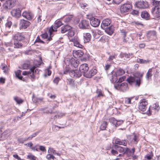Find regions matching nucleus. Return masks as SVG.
Listing matches in <instances>:
<instances>
[{"mask_svg": "<svg viewBox=\"0 0 160 160\" xmlns=\"http://www.w3.org/2000/svg\"><path fill=\"white\" fill-rule=\"evenodd\" d=\"M138 75L140 76L138 77H130L128 78L127 79V81L130 85H134L137 87H139L142 80L143 73H139Z\"/></svg>", "mask_w": 160, "mask_h": 160, "instance_id": "obj_1", "label": "nucleus"}, {"mask_svg": "<svg viewBox=\"0 0 160 160\" xmlns=\"http://www.w3.org/2000/svg\"><path fill=\"white\" fill-rule=\"evenodd\" d=\"M153 5L154 7L152 9V13L155 17H158L160 16V2L153 0Z\"/></svg>", "mask_w": 160, "mask_h": 160, "instance_id": "obj_2", "label": "nucleus"}, {"mask_svg": "<svg viewBox=\"0 0 160 160\" xmlns=\"http://www.w3.org/2000/svg\"><path fill=\"white\" fill-rule=\"evenodd\" d=\"M64 62L66 65H71V66L75 68L78 67L79 63L77 59L71 57L65 58Z\"/></svg>", "mask_w": 160, "mask_h": 160, "instance_id": "obj_3", "label": "nucleus"}, {"mask_svg": "<svg viewBox=\"0 0 160 160\" xmlns=\"http://www.w3.org/2000/svg\"><path fill=\"white\" fill-rule=\"evenodd\" d=\"M5 0H0L2 2ZM16 0H6L3 4V9L5 10L11 9L15 5Z\"/></svg>", "mask_w": 160, "mask_h": 160, "instance_id": "obj_4", "label": "nucleus"}, {"mask_svg": "<svg viewBox=\"0 0 160 160\" xmlns=\"http://www.w3.org/2000/svg\"><path fill=\"white\" fill-rule=\"evenodd\" d=\"M115 88L117 90H120L123 92H125L128 90V84L126 82L122 83H116L114 85Z\"/></svg>", "mask_w": 160, "mask_h": 160, "instance_id": "obj_5", "label": "nucleus"}, {"mask_svg": "<svg viewBox=\"0 0 160 160\" xmlns=\"http://www.w3.org/2000/svg\"><path fill=\"white\" fill-rule=\"evenodd\" d=\"M132 8V5L130 2H127L122 4L120 7V11L122 13L130 11Z\"/></svg>", "mask_w": 160, "mask_h": 160, "instance_id": "obj_6", "label": "nucleus"}, {"mask_svg": "<svg viewBox=\"0 0 160 160\" xmlns=\"http://www.w3.org/2000/svg\"><path fill=\"white\" fill-rule=\"evenodd\" d=\"M135 5L139 8L145 9L149 7L148 2L144 1H138L135 3Z\"/></svg>", "mask_w": 160, "mask_h": 160, "instance_id": "obj_7", "label": "nucleus"}, {"mask_svg": "<svg viewBox=\"0 0 160 160\" xmlns=\"http://www.w3.org/2000/svg\"><path fill=\"white\" fill-rule=\"evenodd\" d=\"M61 22L60 21H56L54 25L52 26L49 30V32L50 34L53 32H55L57 30V29L59 27L62 25Z\"/></svg>", "mask_w": 160, "mask_h": 160, "instance_id": "obj_8", "label": "nucleus"}, {"mask_svg": "<svg viewBox=\"0 0 160 160\" xmlns=\"http://www.w3.org/2000/svg\"><path fill=\"white\" fill-rule=\"evenodd\" d=\"M21 10L18 8L14 9L11 11V13L12 16L14 18H18L21 16Z\"/></svg>", "mask_w": 160, "mask_h": 160, "instance_id": "obj_9", "label": "nucleus"}, {"mask_svg": "<svg viewBox=\"0 0 160 160\" xmlns=\"http://www.w3.org/2000/svg\"><path fill=\"white\" fill-rule=\"evenodd\" d=\"M97 72V71L95 68H92L89 71L86 72L83 75L86 78H90L95 75Z\"/></svg>", "mask_w": 160, "mask_h": 160, "instance_id": "obj_10", "label": "nucleus"}, {"mask_svg": "<svg viewBox=\"0 0 160 160\" xmlns=\"http://www.w3.org/2000/svg\"><path fill=\"white\" fill-rule=\"evenodd\" d=\"M147 104L148 102L146 99L141 100L139 102L138 107L139 109L142 112L145 111L147 108Z\"/></svg>", "mask_w": 160, "mask_h": 160, "instance_id": "obj_11", "label": "nucleus"}, {"mask_svg": "<svg viewBox=\"0 0 160 160\" xmlns=\"http://www.w3.org/2000/svg\"><path fill=\"white\" fill-rule=\"evenodd\" d=\"M78 26L80 28L83 29L88 28L90 26L89 22L85 20H82L79 23Z\"/></svg>", "mask_w": 160, "mask_h": 160, "instance_id": "obj_12", "label": "nucleus"}, {"mask_svg": "<svg viewBox=\"0 0 160 160\" xmlns=\"http://www.w3.org/2000/svg\"><path fill=\"white\" fill-rule=\"evenodd\" d=\"M30 23V22L28 21L23 19H21L19 23L20 28L22 29H26L29 26Z\"/></svg>", "mask_w": 160, "mask_h": 160, "instance_id": "obj_13", "label": "nucleus"}, {"mask_svg": "<svg viewBox=\"0 0 160 160\" xmlns=\"http://www.w3.org/2000/svg\"><path fill=\"white\" fill-rule=\"evenodd\" d=\"M89 19L90 24L93 27H97L100 23V20L93 17H92Z\"/></svg>", "mask_w": 160, "mask_h": 160, "instance_id": "obj_14", "label": "nucleus"}, {"mask_svg": "<svg viewBox=\"0 0 160 160\" xmlns=\"http://www.w3.org/2000/svg\"><path fill=\"white\" fill-rule=\"evenodd\" d=\"M70 75L72 77L79 78L81 76V73L78 70H70L69 72Z\"/></svg>", "mask_w": 160, "mask_h": 160, "instance_id": "obj_15", "label": "nucleus"}, {"mask_svg": "<svg viewBox=\"0 0 160 160\" xmlns=\"http://www.w3.org/2000/svg\"><path fill=\"white\" fill-rule=\"evenodd\" d=\"M89 69L88 65L86 63H84L82 64L79 67V70L83 74H84L86 72L88 71Z\"/></svg>", "mask_w": 160, "mask_h": 160, "instance_id": "obj_16", "label": "nucleus"}, {"mask_svg": "<svg viewBox=\"0 0 160 160\" xmlns=\"http://www.w3.org/2000/svg\"><path fill=\"white\" fill-rule=\"evenodd\" d=\"M22 15L23 17L28 20L32 19L33 17L32 13L29 11H24L22 12Z\"/></svg>", "mask_w": 160, "mask_h": 160, "instance_id": "obj_17", "label": "nucleus"}, {"mask_svg": "<svg viewBox=\"0 0 160 160\" xmlns=\"http://www.w3.org/2000/svg\"><path fill=\"white\" fill-rule=\"evenodd\" d=\"M109 120L110 122L114 125L116 127L118 126L123 123L122 120H117L114 118H111L109 119Z\"/></svg>", "mask_w": 160, "mask_h": 160, "instance_id": "obj_18", "label": "nucleus"}, {"mask_svg": "<svg viewBox=\"0 0 160 160\" xmlns=\"http://www.w3.org/2000/svg\"><path fill=\"white\" fill-rule=\"evenodd\" d=\"M111 23V22L109 19L104 20L101 23V27L103 29H106L109 27L108 26L110 25Z\"/></svg>", "mask_w": 160, "mask_h": 160, "instance_id": "obj_19", "label": "nucleus"}, {"mask_svg": "<svg viewBox=\"0 0 160 160\" xmlns=\"http://www.w3.org/2000/svg\"><path fill=\"white\" fill-rule=\"evenodd\" d=\"M24 39V37L22 33H18L16 34L13 37V40H18L19 41H22Z\"/></svg>", "mask_w": 160, "mask_h": 160, "instance_id": "obj_20", "label": "nucleus"}, {"mask_svg": "<svg viewBox=\"0 0 160 160\" xmlns=\"http://www.w3.org/2000/svg\"><path fill=\"white\" fill-rule=\"evenodd\" d=\"M52 33L51 34H50L48 31V32H45L42 34L41 36L43 39H47V41H49L52 40Z\"/></svg>", "mask_w": 160, "mask_h": 160, "instance_id": "obj_21", "label": "nucleus"}, {"mask_svg": "<svg viewBox=\"0 0 160 160\" xmlns=\"http://www.w3.org/2000/svg\"><path fill=\"white\" fill-rule=\"evenodd\" d=\"M91 35L89 33L83 34V40L84 43L89 42L91 39Z\"/></svg>", "mask_w": 160, "mask_h": 160, "instance_id": "obj_22", "label": "nucleus"}, {"mask_svg": "<svg viewBox=\"0 0 160 160\" xmlns=\"http://www.w3.org/2000/svg\"><path fill=\"white\" fill-rule=\"evenodd\" d=\"M128 141L127 140H121L119 138H117L115 139V143L116 144L120 145H123L124 146H126L127 144Z\"/></svg>", "mask_w": 160, "mask_h": 160, "instance_id": "obj_23", "label": "nucleus"}, {"mask_svg": "<svg viewBox=\"0 0 160 160\" xmlns=\"http://www.w3.org/2000/svg\"><path fill=\"white\" fill-rule=\"evenodd\" d=\"M35 69V67H33L30 68V70L31 71V72H32V74L30 75V77L32 79V81H33L35 79V76L34 75V73H37V71L38 72V69H35V71H34V70Z\"/></svg>", "mask_w": 160, "mask_h": 160, "instance_id": "obj_24", "label": "nucleus"}, {"mask_svg": "<svg viewBox=\"0 0 160 160\" xmlns=\"http://www.w3.org/2000/svg\"><path fill=\"white\" fill-rule=\"evenodd\" d=\"M73 55L76 58H80L84 55V52L81 50L75 51L73 52Z\"/></svg>", "mask_w": 160, "mask_h": 160, "instance_id": "obj_25", "label": "nucleus"}, {"mask_svg": "<svg viewBox=\"0 0 160 160\" xmlns=\"http://www.w3.org/2000/svg\"><path fill=\"white\" fill-rule=\"evenodd\" d=\"M72 27L68 25H64L61 28V32L62 33H64L67 32H68L69 30L72 29Z\"/></svg>", "mask_w": 160, "mask_h": 160, "instance_id": "obj_26", "label": "nucleus"}, {"mask_svg": "<svg viewBox=\"0 0 160 160\" xmlns=\"http://www.w3.org/2000/svg\"><path fill=\"white\" fill-rule=\"evenodd\" d=\"M115 147L118 148V150L120 152H123V154L126 153L127 150L128 149V148L122 147L118 145H116Z\"/></svg>", "mask_w": 160, "mask_h": 160, "instance_id": "obj_27", "label": "nucleus"}, {"mask_svg": "<svg viewBox=\"0 0 160 160\" xmlns=\"http://www.w3.org/2000/svg\"><path fill=\"white\" fill-rule=\"evenodd\" d=\"M141 16L142 18L148 20L150 18V15L147 11H145L142 12Z\"/></svg>", "mask_w": 160, "mask_h": 160, "instance_id": "obj_28", "label": "nucleus"}, {"mask_svg": "<svg viewBox=\"0 0 160 160\" xmlns=\"http://www.w3.org/2000/svg\"><path fill=\"white\" fill-rule=\"evenodd\" d=\"M72 41L73 42L74 46L81 48H83V46L77 40L73 39Z\"/></svg>", "mask_w": 160, "mask_h": 160, "instance_id": "obj_29", "label": "nucleus"}, {"mask_svg": "<svg viewBox=\"0 0 160 160\" xmlns=\"http://www.w3.org/2000/svg\"><path fill=\"white\" fill-rule=\"evenodd\" d=\"M135 150V148H133L131 149L128 148V149L127 150L126 154L128 157L131 156L132 155L134 154Z\"/></svg>", "mask_w": 160, "mask_h": 160, "instance_id": "obj_30", "label": "nucleus"}, {"mask_svg": "<svg viewBox=\"0 0 160 160\" xmlns=\"http://www.w3.org/2000/svg\"><path fill=\"white\" fill-rule=\"evenodd\" d=\"M156 33L155 31H151L147 33V37L149 38H153L156 37Z\"/></svg>", "mask_w": 160, "mask_h": 160, "instance_id": "obj_31", "label": "nucleus"}, {"mask_svg": "<svg viewBox=\"0 0 160 160\" xmlns=\"http://www.w3.org/2000/svg\"><path fill=\"white\" fill-rule=\"evenodd\" d=\"M125 73V71L121 68H119L115 72V77H117L120 76L122 75Z\"/></svg>", "mask_w": 160, "mask_h": 160, "instance_id": "obj_32", "label": "nucleus"}, {"mask_svg": "<svg viewBox=\"0 0 160 160\" xmlns=\"http://www.w3.org/2000/svg\"><path fill=\"white\" fill-rule=\"evenodd\" d=\"M56 107V105H54L52 107V108H51L49 110H45V109H42V111L44 112V113H46L47 114L49 113H53V110L54 109V108ZM54 113V112H53V113Z\"/></svg>", "mask_w": 160, "mask_h": 160, "instance_id": "obj_33", "label": "nucleus"}, {"mask_svg": "<svg viewBox=\"0 0 160 160\" xmlns=\"http://www.w3.org/2000/svg\"><path fill=\"white\" fill-rule=\"evenodd\" d=\"M105 29L106 32L110 35H112L114 29L113 27L111 26H109L107 27V28Z\"/></svg>", "mask_w": 160, "mask_h": 160, "instance_id": "obj_34", "label": "nucleus"}, {"mask_svg": "<svg viewBox=\"0 0 160 160\" xmlns=\"http://www.w3.org/2000/svg\"><path fill=\"white\" fill-rule=\"evenodd\" d=\"M14 40V47L16 48H19L22 47V44L20 42L21 41Z\"/></svg>", "mask_w": 160, "mask_h": 160, "instance_id": "obj_35", "label": "nucleus"}, {"mask_svg": "<svg viewBox=\"0 0 160 160\" xmlns=\"http://www.w3.org/2000/svg\"><path fill=\"white\" fill-rule=\"evenodd\" d=\"M93 36L95 37L97 35H101L102 34V32L98 30H96L94 31H92Z\"/></svg>", "mask_w": 160, "mask_h": 160, "instance_id": "obj_36", "label": "nucleus"}, {"mask_svg": "<svg viewBox=\"0 0 160 160\" xmlns=\"http://www.w3.org/2000/svg\"><path fill=\"white\" fill-rule=\"evenodd\" d=\"M152 69H149L148 71L147 72L146 75V78L147 80H148L149 78H151L152 76Z\"/></svg>", "mask_w": 160, "mask_h": 160, "instance_id": "obj_37", "label": "nucleus"}, {"mask_svg": "<svg viewBox=\"0 0 160 160\" xmlns=\"http://www.w3.org/2000/svg\"><path fill=\"white\" fill-rule=\"evenodd\" d=\"M48 153H52L54 154H57V155L60 156V154L57 153L56 151L54 150L53 148H49L48 150Z\"/></svg>", "mask_w": 160, "mask_h": 160, "instance_id": "obj_38", "label": "nucleus"}, {"mask_svg": "<svg viewBox=\"0 0 160 160\" xmlns=\"http://www.w3.org/2000/svg\"><path fill=\"white\" fill-rule=\"evenodd\" d=\"M107 125V122L104 121L101 124L100 127V129L102 130H105Z\"/></svg>", "mask_w": 160, "mask_h": 160, "instance_id": "obj_39", "label": "nucleus"}, {"mask_svg": "<svg viewBox=\"0 0 160 160\" xmlns=\"http://www.w3.org/2000/svg\"><path fill=\"white\" fill-rule=\"evenodd\" d=\"M72 17L71 15H68L66 16L64 18V21L65 22H69L72 19Z\"/></svg>", "mask_w": 160, "mask_h": 160, "instance_id": "obj_40", "label": "nucleus"}, {"mask_svg": "<svg viewBox=\"0 0 160 160\" xmlns=\"http://www.w3.org/2000/svg\"><path fill=\"white\" fill-rule=\"evenodd\" d=\"M152 108L154 110H155L158 111L160 108L158 103L156 102L153 104L152 105Z\"/></svg>", "mask_w": 160, "mask_h": 160, "instance_id": "obj_41", "label": "nucleus"}, {"mask_svg": "<svg viewBox=\"0 0 160 160\" xmlns=\"http://www.w3.org/2000/svg\"><path fill=\"white\" fill-rule=\"evenodd\" d=\"M68 81V83L72 87H74L75 86V84L74 82V81L72 79H67Z\"/></svg>", "mask_w": 160, "mask_h": 160, "instance_id": "obj_42", "label": "nucleus"}, {"mask_svg": "<svg viewBox=\"0 0 160 160\" xmlns=\"http://www.w3.org/2000/svg\"><path fill=\"white\" fill-rule=\"evenodd\" d=\"M51 71L48 68L45 70V72L44 74V76L45 78L47 77L48 76H50L51 74Z\"/></svg>", "mask_w": 160, "mask_h": 160, "instance_id": "obj_43", "label": "nucleus"}, {"mask_svg": "<svg viewBox=\"0 0 160 160\" xmlns=\"http://www.w3.org/2000/svg\"><path fill=\"white\" fill-rule=\"evenodd\" d=\"M30 64L29 62L25 63L22 65V68L23 69H28L30 66Z\"/></svg>", "mask_w": 160, "mask_h": 160, "instance_id": "obj_44", "label": "nucleus"}, {"mask_svg": "<svg viewBox=\"0 0 160 160\" xmlns=\"http://www.w3.org/2000/svg\"><path fill=\"white\" fill-rule=\"evenodd\" d=\"M137 61L138 63L142 64L146 63L148 62V61L140 58H138L137 60Z\"/></svg>", "mask_w": 160, "mask_h": 160, "instance_id": "obj_45", "label": "nucleus"}, {"mask_svg": "<svg viewBox=\"0 0 160 160\" xmlns=\"http://www.w3.org/2000/svg\"><path fill=\"white\" fill-rule=\"evenodd\" d=\"M70 68L68 65H66L65 68L63 71V73L64 74H67L70 71Z\"/></svg>", "mask_w": 160, "mask_h": 160, "instance_id": "obj_46", "label": "nucleus"}, {"mask_svg": "<svg viewBox=\"0 0 160 160\" xmlns=\"http://www.w3.org/2000/svg\"><path fill=\"white\" fill-rule=\"evenodd\" d=\"M14 100L18 104H20L23 102L22 100L19 98L17 97H15L14 98Z\"/></svg>", "mask_w": 160, "mask_h": 160, "instance_id": "obj_47", "label": "nucleus"}, {"mask_svg": "<svg viewBox=\"0 0 160 160\" xmlns=\"http://www.w3.org/2000/svg\"><path fill=\"white\" fill-rule=\"evenodd\" d=\"M132 98H125L124 100L125 103L126 104H131Z\"/></svg>", "mask_w": 160, "mask_h": 160, "instance_id": "obj_48", "label": "nucleus"}, {"mask_svg": "<svg viewBox=\"0 0 160 160\" xmlns=\"http://www.w3.org/2000/svg\"><path fill=\"white\" fill-rule=\"evenodd\" d=\"M39 132H37L33 134H32V135L30 136L27 139V140H28V139H30V140H31L32 139V138H33V137H35L38 134V133H39Z\"/></svg>", "mask_w": 160, "mask_h": 160, "instance_id": "obj_49", "label": "nucleus"}, {"mask_svg": "<svg viewBox=\"0 0 160 160\" xmlns=\"http://www.w3.org/2000/svg\"><path fill=\"white\" fill-rule=\"evenodd\" d=\"M2 69L3 70V72L6 74L8 73V68L6 65L3 66L2 67Z\"/></svg>", "mask_w": 160, "mask_h": 160, "instance_id": "obj_50", "label": "nucleus"}, {"mask_svg": "<svg viewBox=\"0 0 160 160\" xmlns=\"http://www.w3.org/2000/svg\"><path fill=\"white\" fill-rule=\"evenodd\" d=\"M46 158L48 160H50L51 159L54 160V159L55 158V157L53 155L50 154L47 155Z\"/></svg>", "mask_w": 160, "mask_h": 160, "instance_id": "obj_51", "label": "nucleus"}, {"mask_svg": "<svg viewBox=\"0 0 160 160\" xmlns=\"http://www.w3.org/2000/svg\"><path fill=\"white\" fill-rule=\"evenodd\" d=\"M116 56V55L115 54H114L112 55H110L109 56V58H108V61H111L112 60H113L115 58V57Z\"/></svg>", "mask_w": 160, "mask_h": 160, "instance_id": "obj_52", "label": "nucleus"}, {"mask_svg": "<svg viewBox=\"0 0 160 160\" xmlns=\"http://www.w3.org/2000/svg\"><path fill=\"white\" fill-rule=\"evenodd\" d=\"M97 93L98 94V97H103L104 96V94L102 93V91L101 90H98L97 92Z\"/></svg>", "mask_w": 160, "mask_h": 160, "instance_id": "obj_53", "label": "nucleus"}, {"mask_svg": "<svg viewBox=\"0 0 160 160\" xmlns=\"http://www.w3.org/2000/svg\"><path fill=\"white\" fill-rule=\"evenodd\" d=\"M123 0H113L112 2L114 4L118 5L122 2Z\"/></svg>", "mask_w": 160, "mask_h": 160, "instance_id": "obj_54", "label": "nucleus"}, {"mask_svg": "<svg viewBox=\"0 0 160 160\" xmlns=\"http://www.w3.org/2000/svg\"><path fill=\"white\" fill-rule=\"evenodd\" d=\"M153 156L152 154V152L150 153V154H147L146 156V158L148 160H151Z\"/></svg>", "mask_w": 160, "mask_h": 160, "instance_id": "obj_55", "label": "nucleus"}, {"mask_svg": "<svg viewBox=\"0 0 160 160\" xmlns=\"http://www.w3.org/2000/svg\"><path fill=\"white\" fill-rule=\"evenodd\" d=\"M37 42L42 43H44V42L43 41L41 40L40 39V38L39 36H38L37 37L36 40H35V43Z\"/></svg>", "mask_w": 160, "mask_h": 160, "instance_id": "obj_56", "label": "nucleus"}, {"mask_svg": "<svg viewBox=\"0 0 160 160\" xmlns=\"http://www.w3.org/2000/svg\"><path fill=\"white\" fill-rule=\"evenodd\" d=\"M80 6L82 8L84 9L88 6V5L85 3H81Z\"/></svg>", "mask_w": 160, "mask_h": 160, "instance_id": "obj_57", "label": "nucleus"}, {"mask_svg": "<svg viewBox=\"0 0 160 160\" xmlns=\"http://www.w3.org/2000/svg\"><path fill=\"white\" fill-rule=\"evenodd\" d=\"M74 32L71 29L70 30H69L68 32V36L71 37H72V36H73L74 35Z\"/></svg>", "mask_w": 160, "mask_h": 160, "instance_id": "obj_58", "label": "nucleus"}, {"mask_svg": "<svg viewBox=\"0 0 160 160\" xmlns=\"http://www.w3.org/2000/svg\"><path fill=\"white\" fill-rule=\"evenodd\" d=\"M131 55H132V54L124 53L123 55V57L128 59H129L131 57Z\"/></svg>", "mask_w": 160, "mask_h": 160, "instance_id": "obj_59", "label": "nucleus"}, {"mask_svg": "<svg viewBox=\"0 0 160 160\" xmlns=\"http://www.w3.org/2000/svg\"><path fill=\"white\" fill-rule=\"evenodd\" d=\"M28 158L29 159L32 160H35L36 159V158L35 157V156L32 154L28 155Z\"/></svg>", "mask_w": 160, "mask_h": 160, "instance_id": "obj_60", "label": "nucleus"}, {"mask_svg": "<svg viewBox=\"0 0 160 160\" xmlns=\"http://www.w3.org/2000/svg\"><path fill=\"white\" fill-rule=\"evenodd\" d=\"M126 79V77L125 76H123L122 77L120 78H119L117 82V83H118V82H119L120 83V82H122L124 80H125Z\"/></svg>", "mask_w": 160, "mask_h": 160, "instance_id": "obj_61", "label": "nucleus"}, {"mask_svg": "<svg viewBox=\"0 0 160 160\" xmlns=\"http://www.w3.org/2000/svg\"><path fill=\"white\" fill-rule=\"evenodd\" d=\"M12 25V22L11 21H8L6 24V27L10 28Z\"/></svg>", "mask_w": 160, "mask_h": 160, "instance_id": "obj_62", "label": "nucleus"}, {"mask_svg": "<svg viewBox=\"0 0 160 160\" xmlns=\"http://www.w3.org/2000/svg\"><path fill=\"white\" fill-rule=\"evenodd\" d=\"M32 53L33 52L32 50H27L24 52V53L27 55H31Z\"/></svg>", "mask_w": 160, "mask_h": 160, "instance_id": "obj_63", "label": "nucleus"}, {"mask_svg": "<svg viewBox=\"0 0 160 160\" xmlns=\"http://www.w3.org/2000/svg\"><path fill=\"white\" fill-rule=\"evenodd\" d=\"M111 153L112 155H115L116 154H117L118 153L117 151L114 150V149H112L111 151Z\"/></svg>", "mask_w": 160, "mask_h": 160, "instance_id": "obj_64", "label": "nucleus"}]
</instances>
